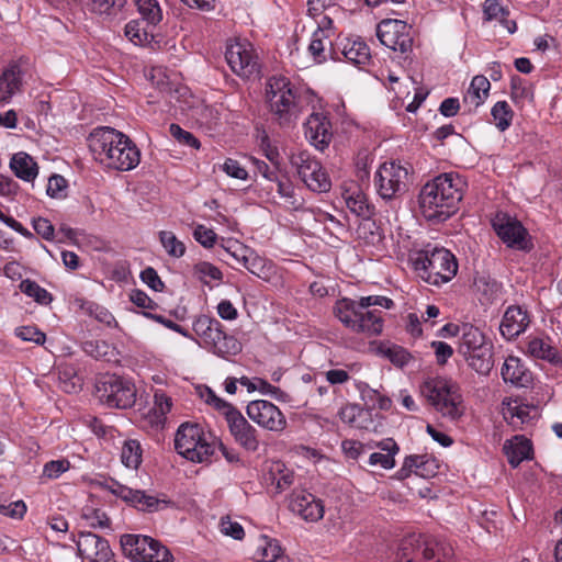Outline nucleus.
<instances>
[{
  "instance_id": "nucleus-10",
  "label": "nucleus",
  "mask_w": 562,
  "mask_h": 562,
  "mask_svg": "<svg viewBox=\"0 0 562 562\" xmlns=\"http://www.w3.org/2000/svg\"><path fill=\"white\" fill-rule=\"evenodd\" d=\"M120 542L124 555L135 562H172L169 550L148 536L126 533Z\"/></svg>"
},
{
  "instance_id": "nucleus-46",
  "label": "nucleus",
  "mask_w": 562,
  "mask_h": 562,
  "mask_svg": "<svg viewBox=\"0 0 562 562\" xmlns=\"http://www.w3.org/2000/svg\"><path fill=\"white\" fill-rule=\"evenodd\" d=\"M82 518L92 528H109L110 518L102 509L86 506L82 509Z\"/></svg>"
},
{
  "instance_id": "nucleus-32",
  "label": "nucleus",
  "mask_w": 562,
  "mask_h": 562,
  "mask_svg": "<svg viewBox=\"0 0 562 562\" xmlns=\"http://www.w3.org/2000/svg\"><path fill=\"white\" fill-rule=\"evenodd\" d=\"M492 344H487L476 350L467 353L463 357L469 366L480 374H488L493 368Z\"/></svg>"
},
{
  "instance_id": "nucleus-51",
  "label": "nucleus",
  "mask_w": 562,
  "mask_h": 562,
  "mask_svg": "<svg viewBox=\"0 0 562 562\" xmlns=\"http://www.w3.org/2000/svg\"><path fill=\"white\" fill-rule=\"evenodd\" d=\"M109 348L108 342L103 340H87L82 344L83 351L95 359L105 358L109 353Z\"/></svg>"
},
{
  "instance_id": "nucleus-9",
  "label": "nucleus",
  "mask_w": 562,
  "mask_h": 562,
  "mask_svg": "<svg viewBox=\"0 0 562 562\" xmlns=\"http://www.w3.org/2000/svg\"><path fill=\"white\" fill-rule=\"evenodd\" d=\"M97 396L101 403L109 407L126 409L136 402L135 385L119 375H103L95 385Z\"/></svg>"
},
{
  "instance_id": "nucleus-31",
  "label": "nucleus",
  "mask_w": 562,
  "mask_h": 562,
  "mask_svg": "<svg viewBox=\"0 0 562 562\" xmlns=\"http://www.w3.org/2000/svg\"><path fill=\"white\" fill-rule=\"evenodd\" d=\"M338 415L342 423L355 428L369 429V424H372V420L370 419V412L368 409H363L357 404L345 405L340 408Z\"/></svg>"
},
{
  "instance_id": "nucleus-64",
  "label": "nucleus",
  "mask_w": 562,
  "mask_h": 562,
  "mask_svg": "<svg viewBox=\"0 0 562 562\" xmlns=\"http://www.w3.org/2000/svg\"><path fill=\"white\" fill-rule=\"evenodd\" d=\"M221 528L223 533L231 536L236 540H241L245 536L241 525L236 521H232L229 518L222 519Z\"/></svg>"
},
{
  "instance_id": "nucleus-4",
  "label": "nucleus",
  "mask_w": 562,
  "mask_h": 562,
  "mask_svg": "<svg viewBox=\"0 0 562 562\" xmlns=\"http://www.w3.org/2000/svg\"><path fill=\"white\" fill-rule=\"evenodd\" d=\"M266 101L272 121L280 126H290L300 114L297 89L283 76H274L266 83Z\"/></svg>"
},
{
  "instance_id": "nucleus-25",
  "label": "nucleus",
  "mask_w": 562,
  "mask_h": 562,
  "mask_svg": "<svg viewBox=\"0 0 562 562\" xmlns=\"http://www.w3.org/2000/svg\"><path fill=\"white\" fill-rule=\"evenodd\" d=\"M503 450L513 468H517L522 461L532 457V445L524 436H515L506 440Z\"/></svg>"
},
{
  "instance_id": "nucleus-63",
  "label": "nucleus",
  "mask_w": 562,
  "mask_h": 562,
  "mask_svg": "<svg viewBox=\"0 0 562 562\" xmlns=\"http://www.w3.org/2000/svg\"><path fill=\"white\" fill-rule=\"evenodd\" d=\"M89 313L93 315L97 321L105 324L106 326H117L115 317L102 306L91 304L89 307Z\"/></svg>"
},
{
  "instance_id": "nucleus-55",
  "label": "nucleus",
  "mask_w": 562,
  "mask_h": 562,
  "mask_svg": "<svg viewBox=\"0 0 562 562\" xmlns=\"http://www.w3.org/2000/svg\"><path fill=\"white\" fill-rule=\"evenodd\" d=\"M66 189H67V180L63 176L53 175L48 179L46 192L50 198L59 199V198L65 196Z\"/></svg>"
},
{
  "instance_id": "nucleus-57",
  "label": "nucleus",
  "mask_w": 562,
  "mask_h": 562,
  "mask_svg": "<svg viewBox=\"0 0 562 562\" xmlns=\"http://www.w3.org/2000/svg\"><path fill=\"white\" fill-rule=\"evenodd\" d=\"M222 170L229 177L246 180L248 177L247 170L235 159L227 158L222 165Z\"/></svg>"
},
{
  "instance_id": "nucleus-5",
  "label": "nucleus",
  "mask_w": 562,
  "mask_h": 562,
  "mask_svg": "<svg viewBox=\"0 0 562 562\" xmlns=\"http://www.w3.org/2000/svg\"><path fill=\"white\" fill-rule=\"evenodd\" d=\"M413 265L420 279L437 286L450 282L459 268L457 258L450 250L429 245L417 252Z\"/></svg>"
},
{
  "instance_id": "nucleus-27",
  "label": "nucleus",
  "mask_w": 562,
  "mask_h": 562,
  "mask_svg": "<svg viewBox=\"0 0 562 562\" xmlns=\"http://www.w3.org/2000/svg\"><path fill=\"white\" fill-rule=\"evenodd\" d=\"M502 376L505 382L516 386H527L531 381L530 372L516 357H508L502 367Z\"/></svg>"
},
{
  "instance_id": "nucleus-18",
  "label": "nucleus",
  "mask_w": 562,
  "mask_h": 562,
  "mask_svg": "<svg viewBox=\"0 0 562 562\" xmlns=\"http://www.w3.org/2000/svg\"><path fill=\"white\" fill-rule=\"evenodd\" d=\"M77 548L80 557L90 562H108L112 557L108 540L92 532H80Z\"/></svg>"
},
{
  "instance_id": "nucleus-39",
  "label": "nucleus",
  "mask_w": 562,
  "mask_h": 562,
  "mask_svg": "<svg viewBox=\"0 0 562 562\" xmlns=\"http://www.w3.org/2000/svg\"><path fill=\"white\" fill-rule=\"evenodd\" d=\"M19 289L38 304L48 305L53 301V295L33 280L25 279L21 281Z\"/></svg>"
},
{
  "instance_id": "nucleus-48",
  "label": "nucleus",
  "mask_w": 562,
  "mask_h": 562,
  "mask_svg": "<svg viewBox=\"0 0 562 562\" xmlns=\"http://www.w3.org/2000/svg\"><path fill=\"white\" fill-rule=\"evenodd\" d=\"M70 469V462L67 459L52 460L44 464L42 477L47 480L58 479L63 473Z\"/></svg>"
},
{
  "instance_id": "nucleus-23",
  "label": "nucleus",
  "mask_w": 562,
  "mask_h": 562,
  "mask_svg": "<svg viewBox=\"0 0 562 562\" xmlns=\"http://www.w3.org/2000/svg\"><path fill=\"white\" fill-rule=\"evenodd\" d=\"M111 491L123 501L131 503L142 510L153 512L157 508L159 503L156 497L146 495L145 492L139 490H132L119 484L117 482L113 483Z\"/></svg>"
},
{
  "instance_id": "nucleus-40",
  "label": "nucleus",
  "mask_w": 562,
  "mask_h": 562,
  "mask_svg": "<svg viewBox=\"0 0 562 562\" xmlns=\"http://www.w3.org/2000/svg\"><path fill=\"white\" fill-rule=\"evenodd\" d=\"M138 12L147 25L155 26L162 19V12L157 0H135Z\"/></svg>"
},
{
  "instance_id": "nucleus-12",
  "label": "nucleus",
  "mask_w": 562,
  "mask_h": 562,
  "mask_svg": "<svg viewBox=\"0 0 562 562\" xmlns=\"http://www.w3.org/2000/svg\"><path fill=\"white\" fill-rule=\"evenodd\" d=\"M291 164L296 168L301 180L313 192H328L331 180L321 162L308 151L302 150L291 157Z\"/></svg>"
},
{
  "instance_id": "nucleus-58",
  "label": "nucleus",
  "mask_w": 562,
  "mask_h": 562,
  "mask_svg": "<svg viewBox=\"0 0 562 562\" xmlns=\"http://www.w3.org/2000/svg\"><path fill=\"white\" fill-rule=\"evenodd\" d=\"M486 99L487 97H485L480 90H473V87L470 86L462 101L463 105L467 106L469 111H473L482 105Z\"/></svg>"
},
{
  "instance_id": "nucleus-50",
  "label": "nucleus",
  "mask_w": 562,
  "mask_h": 562,
  "mask_svg": "<svg viewBox=\"0 0 562 562\" xmlns=\"http://www.w3.org/2000/svg\"><path fill=\"white\" fill-rule=\"evenodd\" d=\"M32 226L37 235L45 240H53L55 237V227L49 220L45 217H34L32 220Z\"/></svg>"
},
{
  "instance_id": "nucleus-13",
  "label": "nucleus",
  "mask_w": 562,
  "mask_h": 562,
  "mask_svg": "<svg viewBox=\"0 0 562 562\" xmlns=\"http://www.w3.org/2000/svg\"><path fill=\"white\" fill-rule=\"evenodd\" d=\"M408 169L396 161L382 164L375 173V184L379 195L392 200L405 193L408 189Z\"/></svg>"
},
{
  "instance_id": "nucleus-1",
  "label": "nucleus",
  "mask_w": 562,
  "mask_h": 562,
  "mask_svg": "<svg viewBox=\"0 0 562 562\" xmlns=\"http://www.w3.org/2000/svg\"><path fill=\"white\" fill-rule=\"evenodd\" d=\"M464 186L456 172L441 173L425 183L418 196L424 217L437 222L448 220L462 200Z\"/></svg>"
},
{
  "instance_id": "nucleus-2",
  "label": "nucleus",
  "mask_w": 562,
  "mask_h": 562,
  "mask_svg": "<svg viewBox=\"0 0 562 562\" xmlns=\"http://www.w3.org/2000/svg\"><path fill=\"white\" fill-rule=\"evenodd\" d=\"M375 305L389 310L394 303L391 299L381 295L361 296L359 301L342 297L336 301L333 313L352 333L375 337L381 335L384 324L380 311L369 310L370 306Z\"/></svg>"
},
{
  "instance_id": "nucleus-61",
  "label": "nucleus",
  "mask_w": 562,
  "mask_h": 562,
  "mask_svg": "<svg viewBox=\"0 0 562 562\" xmlns=\"http://www.w3.org/2000/svg\"><path fill=\"white\" fill-rule=\"evenodd\" d=\"M143 314L145 317L150 318V319L164 325L165 327L182 335L183 337H190L187 329H184L182 326L178 325L173 321L166 318L162 315L153 314L150 312H144Z\"/></svg>"
},
{
  "instance_id": "nucleus-62",
  "label": "nucleus",
  "mask_w": 562,
  "mask_h": 562,
  "mask_svg": "<svg viewBox=\"0 0 562 562\" xmlns=\"http://www.w3.org/2000/svg\"><path fill=\"white\" fill-rule=\"evenodd\" d=\"M140 278L143 282H145L154 291H162L165 288V284L158 276L157 271L151 267H148L142 271Z\"/></svg>"
},
{
  "instance_id": "nucleus-45",
  "label": "nucleus",
  "mask_w": 562,
  "mask_h": 562,
  "mask_svg": "<svg viewBox=\"0 0 562 562\" xmlns=\"http://www.w3.org/2000/svg\"><path fill=\"white\" fill-rule=\"evenodd\" d=\"M159 240L170 257L180 258L186 254L184 244L170 231H161Z\"/></svg>"
},
{
  "instance_id": "nucleus-28",
  "label": "nucleus",
  "mask_w": 562,
  "mask_h": 562,
  "mask_svg": "<svg viewBox=\"0 0 562 562\" xmlns=\"http://www.w3.org/2000/svg\"><path fill=\"white\" fill-rule=\"evenodd\" d=\"M10 169L19 179L26 182L33 181L38 175L36 161L24 151L16 153L12 156Z\"/></svg>"
},
{
  "instance_id": "nucleus-54",
  "label": "nucleus",
  "mask_w": 562,
  "mask_h": 562,
  "mask_svg": "<svg viewBox=\"0 0 562 562\" xmlns=\"http://www.w3.org/2000/svg\"><path fill=\"white\" fill-rule=\"evenodd\" d=\"M385 357L395 366L403 367L412 359L411 353L400 346H392L384 351Z\"/></svg>"
},
{
  "instance_id": "nucleus-30",
  "label": "nucleus",
  "mask_w": 562,
  "mask_h": 562,
  "mask_svg": "<svg viewBox=\"0 0 562 562\" xmlns=\"http://www.w3.org/2000/svg\"><path fill=\"white\" fill-rule=\"evenodd\" d=\"M192 327L193 331L202 339L205 347L214 341V338L218 337L223 329L220 321L207 315L198 316Z\"/></svg>"
},
{
  "instance_id": "nucleus-16",
  "label": "nucleus",
  "mask_w": 562,
  "mask_h": 562,
  "mask_svg": "<svg viewBox=\"0 0 562 562\" xmlns=\"http://www.w3.org/2000/svg\"><path fill=\"white\" fill-rule=\"evenodd\" d=\"M248 417L258 424L260 427L270 431H282L286 426V419L282 412L272 404L265 400L251 401L247 405Z\"/></svg>"
},
{
  "instance_id": "nucleus-60",
  "label": "nucleus",
  "mask_w": 562,
  "mask_h": 562,
  "mask_svg": "<svg viewBox=\"0 0 562 562\" xmlns=\"http://www.w3.org/2000/svg\"><path fill=\"white\" fill-rule=\"evenodd\" d=\"M483 11L487 20L501 19L508 14V11L501 5L498 0H485Z\"/></svg>"
},
{
  "instance_id": "nucleus-29",
  "label": "nucleus",
  "mask_w": 562,
  "mask_h": 562,
  "mask_svg": "<svg viewBox=\"0 0 562 562\" xmlns=\"http://www.w3.org/2000/svg\"><path fill=\"white\" fill-rule=\"evenodd\" d=\"M487 344L490 342L485 339V336L477 327H474L470 324L461 325V334L458 347L460 355L464 356L467 353H471V351L476 350Z\"/></svg>"
},
{
  "instance_id": "nucleus-15",
  "label": "nucleus",
  "mask_w": 562,
  "mask_h": 562,
  "mask_svg": "<svg viewBox=\"0 0 562 562\" xmlns=\"http://www.w3.org/2000/svg\"><path fill=\"white\" fill-rule=\"evenodd\" d=\"M225 58L231 69L243 78H250L259 72L257 57L249 43H234L227 46Z\"/></svg>"
},
{
  "instance_id": "nucleus-53",
  "label": "nucleus",
  "mask_w": 562,
  "mask_h": 562,
  "mask_svg": "<svg viewBox=\"0 0 562 562\" xmlns=\"http://www.w3.org/2000/svg\"><path fill=\"white\" fill-rule=\"evenodd\" d=\"M170 134L181 144L188 145L198 149L200 147L199 139L190 132L182 130L177 124H171L169 127Z\"/></svg>"
},
{
  "instance_id": "nucleus-8",
  "label": "nucleus",
  "mask_w": 562,
  "mask_h": 562,
  "mask_svg": "<svg viewBox=\"0 0 562 562\" xmlns=\"http://www.w3.org/2000/svg\"><path fill=\"white\" fill-rule=\"evenodd\" d=\"M175 448L179 454L192 462H204L215 451V443L209 440L198 424H182L176 434Z\"/></svg>"
},
{
  "instance_id": "nucleus-43",
  "label": "nucleus",
  "mask_w": 562,
  "mask_h": 562,
  "mask_svg": "<svg viewBox=\"0 0 562 562\" xmlns=\"http://www.w3.org/2000/svg\"><path fill=\"white\" fill-rule=\"evenodd\" d=\"M125 35L135 45H146L153 40V34L149 32L142 22L130 21L125 26Z\"/></svg>"
},
{
  "instance_id": "nucleus-41",
  "label": "nucleus",
  "mask_w": 562,
  "mask_h": 562,
  "mask_svg": "<svg viewBox=\"0 0 562 562\" xmlns=\"http://www.w3.org/2000/svg\"><path fill=\"white\" fill-rule=\"evenodd\" d=\"M142 447L137 440H127L122 447L121 459L125 467L137 469L142 463Z\"/></svg>"
},
{
  "instance_id": "nucleus-3",
  "label": "nucleus",
  "mask_w": 562,
  "mask_h": 562,
  "mask_svg": "<svg viewBox=\"0 0 562 562\" xmlns=\"http://www.w3.org/2000/svg\"><path fill=\"white\" fill-rule=\"evenodd\" d=\"M88 140L94 159L105 168L128 171L140 161V151L136 145L112 127L94 130Z\"/></svg>"
},
{
  "instance_id": "nucleus-6",
  "label": "nucleus",
  "mask_w": 562,
  "mask_h": 562,
  "mask_svg": "<svg viewBox=\"0 0 562 562\" xmlns=\"http://www.w3.org/2000/svg\"><path fill=\"white\" fill-rule=\"evenodd\" d=\"M395 562H453V550L449 543L412 533L400 542Z\"/></svg>"
},
{
  "instance_id": "nucleus-37",
  "label": "nucleus",
  "mask_w": 562,
  "mask_h": 562,
  "mask_svg": "<svg viewBox=\"0 0 562 562\" xmlns=\"http://www.w3.org/2000/svg\"><path fill=\"white\" fill-rule=\"evenodd\" d=\"M358 390L364 404L370 408H380L382 411H389L392 406V401L387 396L381 394L376 390L371 389L366 383H359Z\"/></svg>"
},
{
  "instance_id": "nucleus-47",
  "label": "nucleus",
  "mask_w": 562,
  "mask_h": 562,
  "mask_svg": "<svg viewBox=\"0 0 562 562\" xmlns=\"http://www.w3.org/2000/svg\"><path fill=\"white\" fill-rule=\"evenodd\" d=\"M326 43L330 44L328 34H324V31L322 30H316L312 35V41L308 45V52L318 63H322L326 59L324 54Z\"/></svg>"
},
{
  "instance_id": "nucleus-56",
  "label": "nucleus",
  "mask_w": 562,
  "mask_h": 562,
  "mask_svg": "<svg viewBox=\"0 0 562 562\" xmlns=\"http://www.w3.org/2000/svg\"><path fill=\"white\" fill-rule=\"evenodd\" d=\"M194 239L205 248H212L216 241L217 235L213 229L204 225H198L193 232Z\"/></svg>"
},
{
  "instance_id": "nucleus-21",
  "label": "nucleus",
  "mask_w": 562,
  "mask_h": 562,
  "mask_svg": "<svg viewBox=\"0 0 562 562\" xmlns=\"http://www.w3.org/2000/svg\"><path fill=\"white\" fill-rule=\"evenodd\" d=\"M24 70L21 65L10 64L0 75V102L8 103L23 89Z\"/></svg>"
},
{
  "instance_id": "nucleus-35",
  "label": "nucleus",
  "mask_w": 562,
  "mask_h": 562,
  "mask_svg": "<svg viewBox=\"0 0 562 562\" xmlns=\"http://www.w3.org/2000/svg\"><path fill=\"white\" fill-rule=\"evenodd\" d=\"M341 54L352 64L364 65L370 59V48L363 41H349L342 44Z\"/></svg>"
},
{
  "instance_id": "nucleus-11",
  "label": "nucleus",
  "mask_w": 562,
  "mask_h": 562,
  "mask_svg": "<svg viewBox=\"0 0 562 562\" xmlns=\"http://www.w3.org/2000/svg\"><path fill=\"white\" fill-rule=\"evenodd\" d=\"M376 36L382 45L400 53L404 59L413 52L414 31L403 20L384 19L376 26Z\"/></svg>"
},
{
  "instance_id": "nucleus-20",
  "label": "nucleus",
  "mask_w": 562,
  "mask_h": 562,
  "mask_svg": "<svg viewBox=\"0 0 562 562\" xmlns=\"http://www.w3.org/2000/svg\"><path fill=\"white\" fill-rule=\"evenodd\" d=\"M289 507L306 521H318L324 516L322 501L304 490L293 492Z\"/></svg>"
},
{
  "instance_id": "nucleus-42",
  "label": "nucleus",
  "mask_w": 562,
  "mask_h": 562,
  "mask_svg": "<svg viewBox=\"0 0 562 562\" xmlns=\"http://www.w3.org/2000/svg\"><path fill=\"white\" fill-rule=\"evenodd\" d=\"M263 546L261 547V558L265 562H285L289 558L283 554V550L277 539L262 536Z\"/></svg>"
},
{
  "instance_id": "nucleus-36",
  "label": "nucleus",
  "mask_w": 562,
  "mask_h": 562,
  "mask_svg": "<svg viewBox=\"0 0 562 562\" xmlns=\"http://www.w3.org/2000/svg\"><path fill=\"white\" fill-rule=\"evenodd\" d=\"M206 348H209L214 355L226 358L231 355H236L240 351V344L238 340L221 330L218 337L214 338Z\"/></svg>"
},
{
  "instance_id": "nucleus-26",
  "label": "nucleus",
  "mask_w": 562,
  "mask_h": 562,
  "mask_svg": "<svg viewBox=\"0 0 562 562\" xmlns=\"http://www.w3.org/2000/svg\"><path fill=\"white\" fill-rule=\"evenodd\" d=\"M344 199L347 209L358 217L369 221L373 216L375 207L360 189L346 191Z\"/></svg>"
},
{
  "instance_id": "nucleus-33",
  "label": "nucleus",
  "mask_w": 562,
  "mask_h": 562,
  "mask_svg": "<svg viewBox=\"0 0 562 562\" xmlns=\"http://www.w3.org/2000/svg\"><path fill=\"white\" fill-rule=\"evenodd\" d=\"M528 352L535 358L547 360L554 364L561 362L559 351L550 344L549 338H531L528 342Z\"/></svg>"
},
{
  "instance_id": "nucleus-24",
  "label": "nucleus",
  "mask_w": 562,
  "mask_h": 562,
  "mask_svg": "<svg viewBox=\"0 0 562 562\" xmlns=\"http://www.w3.org/2000/svg\"><path fill=\"white\" fill-rule=\"evenodd\" d=\"M436 461L427 456H409L405 459L401 470L397 472L400 479H405L415 473L422 477H431L437 473Z\"/></svg>"
},
{
  "instance_id": "nucleus-38",
  "label": "nucleus",
  "mask_w": 562,
  "mask_h": 562,
  "mask_svg": "<svg viewBox=\"0 0 562 562\" xmlns=\"http://www.w3.org/2000/svg\"><path fill=\"white\" fill-rule=\"evenodd\" d=\"M537 414L536 407H530L525 404H509L504 412V417L512 425H522L529 423Z\"/></svg>"
},
{
  "instance_id": "nucleus-22",
  "label": "nucleus",
  "mask_w": 562,
  "mask_h": 562,
  "mask_svg": "<svg viewBox=\"0 0 562 562\" xmlns=\"http://www.w3.org/2000/svg\"><path fill=\"white\" fill-rule=\"evenodd\" d=\"M530 323L528 313L520 306H509L501 323V333L507 339H513L526 330Z\"/></svg>"
},
{
  "instance_id": "nucleus-49",
  "label": "nucleus",
  "mask_w": 562,
  "mask_h": 562,
  "mask_svg": "<svg viewBox=\"0 0 562 562\" xmlns=\"http://www.w3.org/2000/svg\"><path fill=\"white\" fill-rule=\"evenodd\" d=\"M194 270L200 280L204 283H207L206 278L215 281H221L223 278L222 271L216 266L206 261L196 263Z\"/></svg>"
},
{
  "instance_id": "nucleus-14",
  "label": "nucleus",
  "mask_w": 562,
  "mask_h": 562,
  "mask_svg": "<svg viewBox=\"0 0 562 562\" xmlns=\"http://www.w3.org/2000/svg\"><path fill=\"white\" fill-rule=\"evenodd\" d=\"M492 226L507 247L526 252L532 249L530 235L517 218L499 212L492 220Z\"/></svg>"
},
{
  "instance_id": "nucleus-34",
  "label": "nucleus",
  "mask_w": 562,
  "mask_h": 562,
  "mask_svg": "<svg viewBox=\"0 0 562 562\" xmlns=\"http://www.w3.org/2000/svg\"><path fill=\"white\" fill-rule=\"evenodd\" d=\"M244 252L241 254V266L258 278L267 279L272 268L271 262L252 250H244Z\"/></svg>"
},
{
  "instance_id": "nucleus-19",
  "label": "nucleus",
  "mask_w": 562,
  "mask_h": 562,
  "mask_svg": "<svg viewBox=\"0 0 562 562\" xmlns=\"http://www.w3.org/2000/svg\"><path fill=\"white\" fill-rule=\"evenodd\" d=\"M226 422L231 435L239 446L250 452L258 450V431L248 423L239 411L237 413H231V417Z\"/></svg>"
},
{
  "instance_id": "nucleus-7",
  "label": "nucleus",
  "mask_w": 562,
  "mask_h": 562,
  "mask_svg": "<svg viewBox=\"0 0 562 562\" xmlns=\"http://www.w3.org/2000/svg\"><path fill=\"white\" fill-rule=\"evenodd\" d=\"M420 391L442 416L449 417L452 420L462 416V396L459 387L453 382L445 379H432L426 381L422 385Z\"/></svg>"
},
{
  "instance_id": "nucleus-59",
  "label": "nucleus",
  "mask_w": 562,
  "mask_h": 562,
  "mask_svg": "<svg viewBox=\"0 0 562 562\" xmlns=\"http://www.w3.org/2000/svg\"><path fill=\"white\" fill-rule=\"evenodd\" d=\"M172 407L171 397H169L166 393L160 390H157L154 394V411L159 416L164 417L167 413L170 412Z\"/></svg>"
},
{
  "instance_id": "nucleus-44",
  "label": "nucleus",
  "mask_w": 562,
  "mask_h": 562,
  "mask_svg": "<svg viewBox=\"0 0 562 562\" xmlns=\"http://www.w3.org/2000/svg\"><path fill=\"white\" fill-rule=\"evenodd\" d=\"M491 114L495 121L496 127L504 132L506 131L513 121L514 112L506 101H498L492 108Z\"/></svg>"
},
{
  "instance_id": "nucleus-17",
  "label": "nucleus",
  "mask_w": 562,
  "mask_h": 562,
  "mask_svg": "<svg viewBox=\"0 0 562 562\" xmlns=\"http://www.w3.org/2000/svg\"><path fill=\"white\" fill-rule=\"evenodd\" d=\"M305 138L318 150L327 148L333 138L331 123L324 113H312L304 123Z\"/></svg>"
},
{
  "instance_id": "nucleus-52",
  "label": "nucleus",
  "mask_w": 562,
  "mask_h": 562,
  "mask_svg": "<svg viewBox=\"0 0 562 562\" xmlns=\"http://www.w3.org/2000/svg\"><path fill=\"white\" fill-rule=\"evenodd\" d=\"M15 333L22 340L32 341L37 345H43L46 339L45 334L35 326H21L16 328Z\"/></svg>"
}]
</instances>
